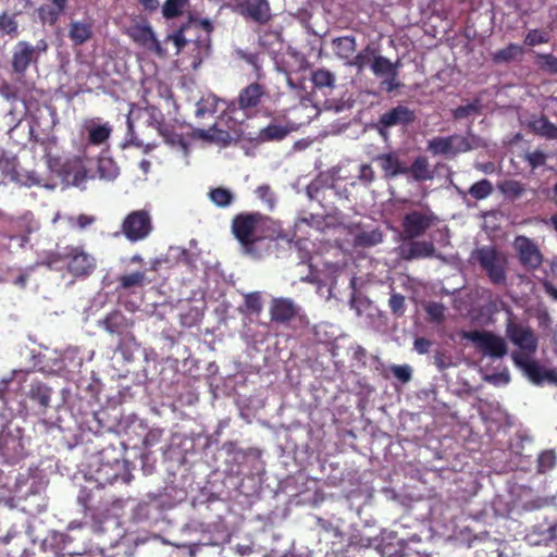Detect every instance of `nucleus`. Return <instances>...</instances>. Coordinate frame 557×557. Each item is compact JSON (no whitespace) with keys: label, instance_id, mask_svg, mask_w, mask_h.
<instances>
[{"label":"nucleus","instance_id":"nucleus-1","mask_svg":"<svg viewBox=\"0 0 557 557\" xmlns=\"http://www.w3.org/2000/svg\"><path fill=\"white\" fill-rule=\"evenodd\" d=\"M231 232L246 253H253L256 245L278 236L276 222L259 212L243 211L235 214L231 221Z\"/></svg>","mask_w":557,"mask_h":557},{"label":"nucleus","instance_id":"nucleus-2","mask_svg":"<svg viewBox=\"0 0 557 557\" xmlns=\"http://www.w3.org/2000/svg\"><path fill=\"white\" fill-rule=\"evenodd\" d=\"M49 45L46 39H39L36 45L26 40H20L15 44L12 57L11 66L12 74L15 75V81L18 84L15 86L13 98H22L23 100L34 88V83H27L24 78L29 66L39 63L41 54L48 51Z\"/></svg>","mask_w":557,"mask_h":557},{"label":"nucleus","instance_id":"nucleus-3","mask_svg":"<svg viewBox=\"0 0 557 557\" xmlns=\"http://www.w3.org/2000/svg\"><path fill=\"white\" fill-rule=\"evenodd\" d=\"M12 413H0V453L9 463H15L24 456L23 429L12 428Z\"/></svg>","mask_w":557,"mask_h":557},{"label":"nucleus","instance_id":"nucleus-4","mask_svg":"<svg viewBox=\"0 0 557 557\" xmlns=\"http://www.w3.org/2000/svg\"><path fill=\"white\" fill-rule=\"evenodd\" d=\"M505 333L523 356H531L537 350L539 338L532 327L517 321L512 313L506 321Z\"/></svg>","mask_w":557,"mask_h":557},{"label":"nucleus","instance_id":"nucleus-5","mask_svg":"<svg viewBox=\"0 0 557 557\" xmlns=\"http://www.w3.org/2000/svg\"><path fill=\"white\" fill-rule=\"evenodd\" d=\"M476 260L494 285H505L507 260L494 247H482L476 251Z\"/></svg>","mask_w":557,"mask_h":557},{"label":"nucleus","instance_id":"nucleus-6","mask_svg":"<svg viewBox=\"0 0 557 557\" xmlns=\"http://www.w3.org/2000/svg\"><path fill=\"white\" fill-rule=\"evenodd\" d=\"M152 230L151 215L145 209L129 212L121 223V233L131 243L145 240Z\"/></svg>","mask_w":557,"mask_h":557},{"label":"nucleus","instance_id":"nucleus-7","mask_svg":"<svg viewBox=\"0 0 557 557\" xmlns=\"http://www.w3.org/2000/svg\"><path fill=\"white\" fill-rule=\"evenodd\" d=\"M437 222L438 216L429 208L423 211L412 210L403 218V237L404 239L419 238Z\"/></svg>","mask_w":557,"mask_h":557},{"label":"nucleus","instance_id":"nucleus-8","mask_svg":"<svg viewBox=\"0 0 557 557\" xmlns=\"http://www.w3.org/2000/svg\"><path fill=\"white\" fill-rule=\"evenodd\" d=\"M463 338L471 341L480 351L493 359H502L508 352L505 339L488 331L465 332Z\"/></svg>","mask_w":557,"mask_h":557},{"label":"nucleus","instance_id":"nucleus-9","mask_svg":"<svg viewBox=\"0 0 557 557\" xmlns=\"http://www.w3.org/2000/svg\"><path fill=\"white\" fill-rule=\"evenodd\" d=\"M472 146L466 136L458 134L446 137L437 136L428 141V151L433 156L456 157L459 153L472 150Z\"/></svg>","mask_w":557,"mask_h":557},{"label":"nucleus","instance_id":"nucleus-10","mask_svg":"<svg viewBox=\"0 0 557 557\" xmlns=\"http://www.w3.org/2000/svg\"><path fill=\"white\" fill-rule=\"evenodd\" d=\"M134 476L125 461H115L112 465H102L96 471V483L103 490L115 484L128 485Z\"/></svg>","mask_w":557,"mask_h":557},{"label":"nucleus","instance_id":"nucleus-11","mask_svg":"<svg viewBox=\"0 0 557 557\" xmlns=\"http://www.w3.org/2000/svg\"><path fill=\"white\" fill-rule=\"evenodd\" d=\"M399 61L393 63L383 55H376L372 63L371 70L376 77L383 78L380 86L386 92H393L400 88L401 84L398 79Z\"/></svg>","mask_w":557,"mask_h":557},{"label":"nucleus","instance_id":"nucleus-12","mask_svg":"<svg viewBox=\"0 0 557 557\" xmlns=\"http://www.w3.org/2000/svg\"><path fill=\"white\" fill-rule=\"evenodd\" d=\"M62 260L66 262L67 271L74 276H88L96 268L95 258L82 247H66Z\"/></svg>","mask_w":557,"mask_h":557},{"label":"nucleus","instance_id":"nucleus-13","mask_svg":"<svg viewBox=\"0 0 557 557\" xmlns=\"http://www.w3.org/2000/svg\"><path fill=\"white\" fill-rule=\"evenodd\" d=\"M519 263L528 271L537 270L543 263V255L537 245L527 236H517L513 240Z\"/></svg>","mask_w":557,"mask_h":557},{"label":"nucleus","instance_id":"nucleus-14","mask_svg":"<svg viewBox=\"0 0 557 557\" xmlns=\"http://www.w3.org/2000/svg\"><path fill=\"white\" fill-rule=\"evenodd\" d=\"M417 119L416 112L407 106L398 104L382 113L377 121V131L381 135H385L386 131L392 127H407Z\"/></svg>","mask_w":557,"mask_h":557},{"label":"nucleus","instance_id":"nucleus-15","mask_svg":"<svg viewBox=\"0 0 557 557\" xmlns=\"http://www.w3.org/2000/svg\"><path fill=\"white\" fill-rule=\"evenodd\" d=\"M512 360L515 364L521 368L527 376L536 385L542 384L545 380L553 381L555 379V372L552 370H546L541 367L536 361L530 360V356H523L519 352L512 354Z\"/></svg>","mask_w":557,"mask_h":557},{"label":"nucleus","instance_id":"nucleus-16","mask_svg":"<svg viewBox=\"0 0 557 557\" xmlns=\"http://www.w3.org/2000/svg\"><path fill=\"white\" fill-rule=\"evenodd\" d=\"M27 537L15 528H11L4 536L0 537L1 557H23L26 552Z\"/></svg>","mask_w":557,"mask_h":557},{"label":"nucleus","instance_id":"nucleus-17","mask_svg":"<svg viewBox=\"0 0 557 557\" xmlns=\"http://www.w3.org/2000/svg\"><path fill=\"white\" fill-rule=\"evenodd\" d=\"M408 240V243L400 245L398 248V255L403 260L411 261L414 259H425L435 256L436 249L432 242L416 239Z\"/></svg>","mask_w":557,"mask_h":557},{"label":"nucleus","instance_id":"nucleus-18","mask_svg":"<svg viewBox=\"0 0 557 557\" xmlns=\"http://www.w3.org/2000/svg\"><path fill=\"white\" fill-rule=\"evenodd\" d=\"M98 325L112 335H117L120 337L124 336L125 338H129V341H135V337L129 332L132 324L128 322V319L119 310H114L108 313L102 320L98 322Z\"/></svg>","mask_w":557,"mask_h":557},{"label":"nucleus","instance_id":"nucleus-19","mask_svg":"<svg viewBox=\"0 0 557 557\" xmlns=\"http://www.w3.org/2000/svg\"><path fill=\"white\" fill-rule=\"evenodd\" d=\"M309 321L302 313L301 308L290 299L281 298V326H289L293 330L304 329Z\"/></svg>","mask_w":557,"mask_h":557},{"label":"nucleus","instance_id":"nucleus-20","mask_svg":"<svg viewBox=\"0 0 557 557\" xmlns=\"http://www.w3.org/2000/svg\"><path fill=\"white\" fill-rule=\"evenodd\" d=\"M374 161L379 162L386 180L407 175V164L396 151L377 154L374 157Z\"/></svg>","mask_w":557,"mask_h":557},{"label":"nucleus","instance_id":"nucleus-21","mask_svg":"<svg viewBox=\"0 0 557 557\" xmlns=\"http://www.w3.org/2000/svg\"><path fill=\"white\" fill-rule=\"evenodd\" d=\"M128 35L137 45L157 53H161V45L149 24H136L132 26L128 29Z\"/></svg>","mask_w":557,"mask_h":557},{"label":"nucleus","instance_id":"nucleus-22","mask_svg":"<svg viewBox=\"0 0 557 557\" xmlns=\"http://www.w3.org/2000/svg\"><path fill=\"white\" fill-rule=\"evenodd\" d=\"M102 492L103 488L98 484L94 488L82 487L79 490L77 502L85 512L100 510L110 504L102 499Z\"/></svg>","mask_w":557,"mask_h":557},{"label":"nucleus","instance_id":"nucleus-23","mask_svg":"<svg viewBox=\"0 0 557 557\" xmlns=\"http://www.w3.org/2000/svg\"><path fill=\"white\" fill-rule=\"evenodd\" d=\"M239 7L243 14L258 23H267L270 20V5L267 0H244Z\"/></svg>","mask_w":557,"mask_h":557},{"label":"nucleus","instance_id":"nucleus-24","mask_svg":"<svg viewBox=\"0 0 557 557\" xmlns=\"http://www.w3.org/2000/svg\"><path fill=\"white\" fill-rule=\"evenodd\" d=\"M151 124L158 129L159 134L164 138L165 143L171 146H177L183 144V138L181 135L176 134L172 127L164 123L163 115L161 112L154 108H149Z\"/></svg>","mask_w":557,"mask_h":557},{"label":"nucleus","instance_id":"nucleus-25","mask_svg":"<svg viewBox=\"0 0 557 557\" xmlns=\"http://www.w3.org/2000/svg\"><path fill=\"white\" fill-rule=\"evenodd\" d=\"M85 128L88 132L87 141L91 146L104 144L112 134V126L108 122L100 124L96 119L87 121Z\"/></svg>","mask_w":557,"mask_h":557},{"label":"nucleus","instance_id":"nucleus-26","mask_svg":"<svg viewBox=\"0 0 557 557\" xmlns=\"http://www.w3.org/2000/svg\"><path fill=\"white\" fill-rule=\"evenodd\" d=\"M51 393V388L46 384L40 381H35L30 383L26 395L33 403L37 404L38 408L42 412H45L50 406Z\"/></svg>","mask_w":557,"mask_h":557},{"label":"nucleus","instance_id":"nucleus-27","mask_svg":"<svg viewBox=\"0 0 557 557\" xmlns=\"http://www.w3.org/2000/svg\"><path fill=\"white\" fill-rule=\"evenodd\" d=\"M11 226L17 233L15 235H11V238L18 237L22 242H27L28 236L38 230V222L34 219L32 213H25L22 216L13 219L11 221Z\"/></svg>","mask_w":557,"mask_h":557},{"label":"nucleus","instance_id":"nucleus-28","mask_svg":"<svg viewBox=\"0 0 557 557\" xmlns=\"http://www.w3.org/2000/svg\"><path fill=\"white\" fill-rule=\"evenodd\" d=\"M408 174L417 182L431 181L434 177L425 156H418L410 165H407V175Z\"/></svg>","mask_w":557,"mask_h":557},{"label":"nucleus","instance_id":"nucleus-29","mask_svg":"<svg viewBox=\"0 0 557 557\" xmlns=\"http://www.w3.org/2000/svg\"><path fill=\"white\" fill-rule=\"evenodd\" d=\"M92 37V24L73 21L70 24L69 38L75 46H82Z\"/></svg>","mask_w":557,"mask_h":557},{"label":"nucleus","instance_id":"nucleus-30","mask_svg":"<svg viewBox=\"0 0 557 557\" xmlns=\"http://www.w3.org/2000/svg\"><path fill=\"white\" fill-rule=\"evenodd\" d=\"M529 128L536 135L546 139L557 138V125L552 123L548 117L542 114L529 122Z\"/></svg>","mask_w":557,"mask_h":557},{"label":"nucleus","instance_id":"nucleus-31","mask_svg":"<svg viewBox=\"0 0 557 557\" xmlns=\"http://www.w3.org/2000/svg\"><path fill=\"white\" fill-rule=\"evenodd\" d=\"M262 95V86L258 83H252L240 91L238 104L242 109L255 108L260 102Z\"/></svg>","mask_w":557,"mask_h":557},{"label":"nucleus","instance_id":"nucleus-32","mask_svg":"<svg viewBox=\"0 0 557 557\" xmlns=\"http://www.w3.org/2000/svg\"><path fill=\"white\" fill-rule=\"evenodd\" d=\"M335 54L342 60H349L356 52L357 41L355 36H343L332 40Z\"/></svg>","mask_w":557,"mask_h":557},{"label":"nucleus","instance_id":"nucleus-33","mask_svg":"<svg viewBox=\"0 0 557 557\" xmlns=\"http://www.w3.org/2000/svg\"><path fill=\"white\" fill-rule=\"evenodd\" d=\"M146 283V272L135 271L132 273L122 274L117 277V289L133 290L135 288L144 287Z\"/></svg>","mask_w":557,"mask_h":557},{"label":"nucleus","instance_id":"nucleus-34","mask_svg":"<svg viewBox=\"0 0 557 557\" xmlns=\"http://www.w3.org/2000/svg\"><path fill=\"white\" fill-rule=\"evenodd\" d=\"M219 99L213 94L202 96L196 103L195 114L198 119L213 115L218 109Z\"/></svg>","mask_w":557,"mask_h":557},{"label":"nucleus","instance_id":"nucleus-35","mask_svg":"<svg viewBox=\"0 0 557 557\" xmlns=\"http://www.w3.org/2000/svg\"><path fill=\"white\" fill-rule=\"evenodd\" d=\"M523 53L524 49L522 46L518 44H509L507 47L494 52L492 59L495 63H509Z\"/></svg>","mask_w":557,"mask_h":557},{"label":"nucleus","instance_id":"nucleus-36","mask_svg":"<svg viewBox=\"0 0 557 557\" xmlns=\"http://www.w3.org/2000/svg\"><path fill=\"white\" fill-rule=\"evenodd\" d=\"M383 242V234L381 231H362L358 233L354 238V245L356 247L369 248L376 246Z\"/></svg>","mask_w":557,"mask_h":557},{"label":"nucleus","instance_id":"nucleus-37","mask_svg":"<svg viewBox=\"0 0 557 557\" xmlns=\"http://www.w3.org/2000/svg\"><path fill=\"white\" fill-rule=\"evenodd\" d=\"M18 35V23L15 14L2 12L0 13V38L9 36L15 38Z\"/></svg>","mask_w":557,"mask_h":557},{"label":"nucleus","instance_id":"nucleus-38","mask_svg":"<svg viewBox=\"0 0 557 557\" xmlns=\"http://www.w3.org/2000/svg\"><path fill=\"white\" fill-rule=\"evenodd\" d=\"M97 172L100 178L112 181L119 175V166L112 158L102 157L98 159Z\"/></svg>","mask_w":557,"mask_h":557},{"label":"nucleus","instance_id":"nucleus-39","mask_svg":"<svg viewBox=\"0 0 557 557\" xmlns=\"http://www.w3.org/2000/svg\"><path fill=\"white\" fill-rule=\"evenodd\" d=\"M311 81L315 88H329L332 90L335 87L336 77L331 71L319 69L312 72Z\"/></svg>","mask_w":557,"mask_h":557},{"label":"nucleus","instance_id":"nucleus-40","mask_svg":"<svg viewBox=\"0 0 557 557\" xmlns=\"http://www.w3.org/2000/svg\"><path fill=\"white\" fill-rule=\"evenodd\" d=\"M375 53L376 50L372 46L368 45L352 58L349 65L361 72L366 66H371L373 59L376 57Z\"/></svg>","mask_w":557,"mask_h":557},{"label":"nucleus","instance_id":"nucleus-41","mask_svg":"<svg viewBox=\"0 0 557 557\" xmlns=\"http://www.w3.org/2000/svg\"><path fill=\"white\" fill-rule=\"evenodd\" d=\"M0 171L2 172L3 178H8L12 182H21L20 174L16 169V159L9 157L4 153L0 156Z\"/></svg>","mask_w":557,"mask_h":557},{"label":"nucleus","instance_id":"nucleus-42","mask_svg":"<svg viewBox=\"0 0 557 557\" xmlns=\"http://www.w3.org/2000/svg\"><path fill=\"white\" fill-rule=\"evenodd\" d=\"M198 137L211 143L227 144L231 135L227 131L218 128L215 125L208 129H197Z\"/></svg>","mask_w":557,"mask_h":557},{"label":"nucleus","instance_id":"nucleus-43","mask_svg":"<svg viewBox=\"0 0 557 557\" xmlns=\"http://www.w3.org/2000/svg\"><path fill=\"white\" fill-rule=\"evenodd\" d=\"M189 0H165L162 5V14L166 20L182 15Z\"/></svg>","mask_w":557,"mask_h":557},{"label":"nucleus","instance_id":"nucleus-44","mask_svg":"<svg viewBox=\"0 0 557 557\" xmlns=\"http://www.w3.org/2000/svg\"><path fill=\"white\" fill-rule=\"evenodd\" d=\"M468 193L475 200H483L493 193V185L488 180L483 178L472 184Z\"/></svg>","mask_w":557,"mask_h":557},{"label":"nucleus","instance_id":"nucleus-45","mask_svg":"<svg viewBox=\"0 0 557 557\" xmlns=\"http://www.w3.org/2000/svg\"><path fill=\"white\" fill-rule=\"evenodd\" d=\"M210 200L218 207L225 208L230 206L234 200V195L231 190L216 187L210 190L209 193Z\"/></svg>","mask_w":557,"mask_h":557},{"label":"nucleus","instance_id":"nucleus-46","mask_svg":"<svg viewBox=\"0 0 557 557\" xmlns=\"http://www.w3.org/2000/svg\"><path fill=\"white\" fill-rule=\"evenodd\" d=\"M481 102L480 100H474L471 103H468L466 106H459L456 109L451 111V115L454 120H463L471 115L480 114L481 113Z\"/></svg>","mask_w":557,"mask_h":557},{"label":"nucleus","instance_id":"nucleus-47","mask_svg":"<svg viewBox=\"0 0 557 557\" xmlns=\"http://www.w3.org/2000/svg\"><path fill=\"white\" fill-rule=\"evenodd\" d=\"M550 39L548 30L545 29H531L524 37V45L535 47L539 45L547 44Z\"/></svg>","mask_w":557,"mask_h":557},{"label":"nucleus","instance_id":"nucleus-48","mask_svg":"<svg viewBox=\"0 0 557 557\" xmlns=\"http://www.w3.org/2000/svg\"><path fill=\"white\" fill-rule=\"evenodd\" d=\"M188 28L189 23H184L181 25L180 28H177L173 34L169 35L166 38L168 40L173 41L178 52L183 50L188 44V40L185 37V32Z\"/></svg>","mask_w":557,"mask_h":557},{"label":"nucleus","instance_id":"nucleus-49","mask_svg":"<svg viewBox=\"0 0 557 557\" xmlns=\"http://www.w3.org/2000/svg\"><path fill=\"white\" fill-rule=\"evenodd\" d=\"M388 306L393 314L401 317L406 311L405 297L401 294L393 293Z\"/></svg>","mask_w":557,"mask_h":557},{"label":"nucleus","instance_id":"nucleus-50","mask_svg":"<svg viewBox=\"0 0 557 557\" xmlns=\"http://www.w3.org/2000/svg\"><path fill=\"white\" fill-rule=\"evenodd\" d=\"M391 372L403 384L408 383L412 377V369L408 364H394L391 367Z\"/></svg>","mask_w":557,"mask_h":557},{"label":"nucleus","instance_id":"nucleus-51","mask_svg":"<svg viewBox=\"0 0 557 557\" xmlns=\"http://www.w3.org/2000/svg\"><path fill=\"white\" fill-rule=\"evenodd\" d=\"M71 542H72V537L70 535L62 534L61 543L63 544V547H62L61 552H59L54 555V557H66V556L74 557V556H82L85 553V550H78V549H74L73 547H70L69 545Z\"/></svg>","mask_w":557,"mask_h":557},{"label":"nucleus","instance_id":"nucleus-52","mask_svg":"<svg viewBox=\"0 0 557 557\" xmlns=\"http://www.w3.org/2000/svg\"><path fill=\"white\" fill-rule=\"evenodd\" d=\"M256 194L260 200H262L270 210H273L275 207V198L274 193L271 190L270 186L261 185L256 189Z\"/></svg>","mask_w":557,"mask_h":557},{"label":"nucleus","instance_id":"nucleus-53","mask_svg":"<svg viewBox=\"0 0 557 557\" xmlns=\"http://www.w3.org/2000/svg\"><path fill=\"white\" fill-rule=\"evenodd\" d=\"M525 161L532 170L537 169L546 163L547 156L542 150H534L525 154Z\"/></svg>","mask_w":557,"mask_h":557},{"label":"nucleus","instance_id":"nucleus-54","mask_svg":"<svg viewBox=\"0 0 557 557\" xmlns=\"http://www.w3.org/2000/svg\"><path fill=\"white\" fill-rule=\"evenodd\" d=\"M163 436V430L159 428L150 429L144 437V445L146 447H152L161 442Z\"/></svg>","mask_w":557,"mask_h":557},{"label":"nucleus","instance_id":"nucleus-55","mask_svg":"<svg viewBox=\"0 0 557 557\" xmlns=\"http://www.w3.org/2000/svg\"><path fill=\"white\" fill-rule=\"evenodd\" d=\"M245 305L248 310L259 313L262 310L261 297L258 293L248 294L245 297Z\"/></svg>","mask_w":557,"mask_h":557},{"label":"nucleus","instance_id":"nucleus-56","mask_svg":"<svg viewBox=\"0 0 557 557\" xmlns=\"http://www.w3.org/2000/svg\"><path fill=\"white\" fill-rule=\"evenodd\" d=\"M539 59L542 60V67L550 74H557V57L546 53L540 54Z\"/></svg>","mask_w":557,"mask_h":557},{"label":"nucleus","instance_id":"nucleus-57","mask_svg":"<svg viewBox=\"0 0 557 557\" xmlns=\"http://www.w3.org/2000/svg\"><path fill=\"white\" fill-rule=\"evenodd\" d=\"M53 3V9L49 11L51 23L57 22L59 16L64 13L69 0H50Z\"/></svg>","mask_w":557,"mask_h":557},{"label":"nucleus","instance_id":"nucleus-58","mask_svg":"<svg viewBox=\"0 0 557 557\" xmlns=\"http://www.w3.org/2000/svg\"><path fill=\"white\" fill-rule=\"evenodd\" d=\"M426 312L434 321H442L444 319V306L442 304L432 302L426 307Z\"/></svg>","mask_w":557,"mask_h":557},{"label":"nucleus","instance_id":"nucleus-59","mask_svg":"<svg viewBox=\"0 0 557 557\" xmlns=\"http://www.w3.org/2000/svg\"><path fill=\"white\" fill-rule=\"evenodd\" d=\"M358 177L361 182L371 184L375 180L374 170L370 164H361Z\"/></svg>","mask_w":557,"mask_h":557},{"label":"nucleus","instance_id":"nucleus-60","mask_svg":"<svg viewBox=\"0 0 557 557\" xmlns=\"http://www.w3.org/2000/svg\"><path fill=\"white\" fill-rule=\"evenodd\" d=\"M432 342L425 337H417L413 342V347L417 352L424 355L429 352Z\"/></svg>","mask_w":557,"mask_h":557},{"label":"nucleus","instance_id":"nucleus-61","mask_svg":"<svg viewBox=\"0 0 557 557\" xmlns=\"http://www.w3.org/2000/svg\"><path fill=\"white\" fill-rule=\"evenodd\" d=\"M186 23H189V26L191 24H198L208 34L212 33L214 29L212 22L208 18H196L190 15Z\"/></svg>","mask_w":557,"mask_h":557},{"label":"nucleus","instance_id":"nucleus-62","mask_svg":"<svg viewBox=\"0 0 557 557\" xmlns=\"http://www.w3.org/2000/svg\"><path fill=\"white\" fill-rule=\"evenodd\" d=\"M91 176L85 168L77 169L73 174V185L79 187L87 182Z\"/></svg>","mask_w":557,"mask_h":557},{"label":"nucleus","instance_id":"nucleus-63","mask_svg":"<svg viewBox=\"0 0 557 557\" xmlns=\"http://www.w3.org/2000/svg\"><path fill=\"white\" fill-rule=\"evenodd\" d=\"M327 191L334 193L331 188L321 189L314 184L308 186V195L311 199L320 200V196L324 197Z\"/></svg>","mask_w":557,"mask_h":557},{"label":"nucleus","instance_id":"nucleus-64","mask_svg":"<svg viewBox=\"0 0 557 557\" xmlns=\"http://www.w3.org/2000/svg\"><path fill=\"white\" fill-rule=\"evenodd\" d=\"M261 136L265 139H278V125H269L262 131Z\"/></svg>","mask_w":557,"mask_h":557}]
</instances>
